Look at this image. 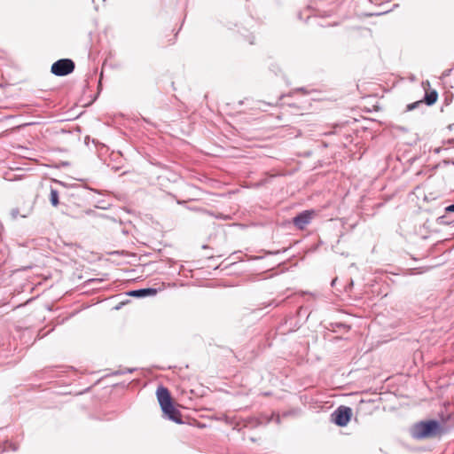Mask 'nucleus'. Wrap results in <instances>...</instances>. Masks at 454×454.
<instances>
[{
  "label": "nucleus",
  "instance_id": "f257e3e1",
  "mask_svg": "<svg viewBox=\"0 0 454 454\" xmlns=\"http://www.w3.org/2000/svg\"><path fill=\"white\" fill-rule=\"evenodd\" d=\"M442 432V426L437 420H425L414 424L410 428V434L415 440L434 438Z\"/></svg>",
  "mask_w": 454,
  "mask_h": 454
},
{
  "label": "nucleus",
  "instance_id": "f03ea898",
  "mask_svg": "<svg viewBox=\"0 0 454 454\" xmlns=\"http://www.w3.org/2000/svg\"><path fill=\"white\" fill-rule=\"evenodd\" d=\"M156 395L164 416L174 422L182 423L180 413L173 405L168 389L160 386L157 388Z\"/></svg>",
  "mask_w": 454,
  "mask_h": 454
},
{
  "label": "nucleus",
  "instance_id": "7ed1b4c3",
  "mask_svg": "<svg viewBox=\"0 0 454 454\" xmlns=\"http://www.w3.org/2000/svg\"><path fill=\"white\" fill-rule=\"evenodd\" d=\"M352 416V410L347 406L338 407L332 414V421L340 427H345Z\"/></svg>",
  "mask_w": 454,
  "mask_h": 454
},
{
  "label": "nucleus",
  "instance_id": "20e7f679",
  "mask_svg": "<svg viewBox=\"0 0 454 454\" xmlns=\"http://www.w3.org/2000/svg\"><path fill=\"white\" fill-rule=\"evenodd\" d=\"M74 69V63L69 59H62L51 66V73L58 76H64L72 73Z\"/></svg>",
  "mask_w": 454,
  "mask_h": 454
},
{
  "label": "nucleus",
  "instance_id": "39448f33",
  "mask_svg": "<svg viewBox=\"0 0 454 454\" xmlns=\"http://www.w3.org/2000/svg\"><path fill=\"white\" fill-rule=\"evenodd\" d=\"M315 212L313 210H305L296 215L293 223L299 229L303 230L312 220Z\"/></svg>",
  "mask_w": 454,
  "mask_h": 454
},
{
  "label": "nucleus",
  "instance_id": "423d86ee",
  "mask_svg": "<svg viewBox=\"0 0 454 454\" xmlns=\"http://www.w3.org/2000/svg\"><path fill=\"white\" fill-rule=\"evenodd\" d=\"M157 294V290L154 288H143V289H137L133 290L129 293L130 296L133 297H145V296H151L155 295Z\"/></svg>",
  "mask_w": 454,
  "mask_h": 454
},
{
  "label": "nucleus",
  "instance_id": "0eeeda50",
  "mask_svg": "<svg viewBox=\"0 0 454 454\" xmlns=\"http://www.w3.org/2000/svg\"><path fill=\"white\" fill-rule=\"evenodd\" d=\"M438 98V93L436 90H432L430 92H427L425 95V102L427 106L434 105Z\"/></svg>",
  "mask_w": 454,
  "mask_h": 454
},
{
  "label": "nucleus",
  "instance_id": "6e6552de",
  "mask_svg": "<svg viewBox=\"0 0 454 454\" xmlns=\"http://www.w3.org/2000/svg\"><path fill=\"white\" fill-rule=\"evenodd\" d=\"M50 201L52 206L57 207L59 205V192L55 189L51 190Z\"/></svg>",
  "mask_w": 454,
  "mask_h": 454
},
{
  "label": "nucleus",
  "instance_id": "1a4fd4ad",
  "mask_svg": "<svg viewBox=\"0 0 454 454\" xmlns=\"http://www.w3.org/2000/svg\"><path fill=\"white\" fill-rule=\"evenodd\" d=\"M421 102L419 101V102H416V103H412V104H410L407 106V111H411L413 110L419 104H420Z\"/></svg>",
  "mask_w": 454,
  "mask_h": 454
},
{
  "label": "nucleus",
  "instance_id": "9d476101",
  "mask_svg": "<svg viewBox=\"0 0 454 454\" xmlns=\"http://www.w3.org/2000/svg\"><path fill=\"white\" fill-rule=\"evenodd\" d=\"M446 210L449 211V212H454V204L453 205H450L449 207H447Z\"/></svg>",
  "mask_w": 454,
  "mask_h": 454
},
{
  "label": "nucleus",
  "instance_id": "9b49d317",
  "mask_svg": "<svg viewBox=\"0 0 454 454\" xmlns=\"http://www.w3.org/2000/svg\"><path fill=\"white\" fill-rule=\"evenodd\" d=\"M395 129L400 131H406V129L401 126H396Z\"/></svg>",
  "mask_w": 454,
  "mask_h": 454
},
{
  "label": "nucleus",
  "instance_id": "f8f14e48",
  "mask_svg": "<svg viewBox=\"0 0 454 454\" xmlns=\"http://www.w3.org/2000/svg\"><path fill=\"white\" fill-rule=\"evenodd\" d=\"M10 446H12V450H17V448L15 446H12V444H10Z\"/></svg>",
  "mask_w": 454,
  "mask_h": 454
},
{
  "label": "nucleus",
  "instance_id": "ddd939ff",
  "mask_svg": "<svg viewBox=\"0 0 454 454\" xmlns=\"http://www.w3.org/2000/svg\"><path fill=\"white\" fill-rule=\"evenodd\" d=\"M17 215V212H15L14 210L12 211V215L15 217Z\"/></svg>",
  "mask_w": 454,
  "mask_h": 454
},
{
  "label": "nucleus",
  "instance_id": "4468645a",
  "mask_svg": "<svg viewBox=\"0 0 454 454\" xmlns=\"http://www.w3.org/2000/svg\"><path fill=\"white\" fill-rule=\"evenodd\" d=\"M336 279H333V282H332V285L333 286L334 283H335Z\"/></svg>",
  "mask_w": 454,
  "mask_h": 454
}]
</instances>
